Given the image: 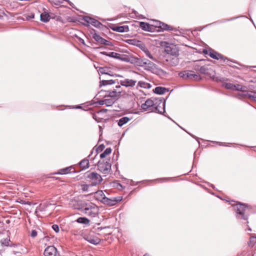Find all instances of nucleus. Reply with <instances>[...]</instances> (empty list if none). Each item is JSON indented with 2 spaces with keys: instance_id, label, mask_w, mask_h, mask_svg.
<instances>
[{
  "instance_id": "1",
  "label": "nucleus",
  "mask_w": 256,
  "mask_h": 256,
  "mask_svg": "<svg viewBox=\"0 0 256 256\" xmlns=\"http://www.w3.org/2000/svg\"><path fill=\"white\" fill-rule=\"evenodd\" d=\"M225 202H228V204H231V203L226 199V196ZM232 205L234 206V210L236 212V218L248 220L250 211V208L248 206L244 204H241L240 202L236 204H232Z\"/></svg>"
},
{
  "instance_id": "2",
  "label": "nucleus",
  "mask_w": 256,
  "mask_h": 256,
  "mask_svg": "<svg viewBox=\"0 0 256 256\" xmlns=\"http://www.w3.org/2000/svg\"><path fill=\"white\" fill-rule=\"evenodd\" d=\"M85 206V208H84L82 211L85 214L92 218H94L98 215V208L95 204L88 202V204H86Z\"/></svg>"
},
{
  "instance_id": "3",
  "label": "nucleus",
  "mask_w": 256,
  "mask_h": 256,
  "mask_svg": "<svg viewBox=\"0 0 256 256\" xmlns=\"http://www.w3.org/2000/svg\"><path fill=\"white\" fill-rule=\"evenodd\" d=\"M110 160H100L97 162L98 170L104 174H108L111 170Z\"/></svg>"
},
{
  "instance_id": "4",
  "label": "nucleus",
  "mask_w": 256,
  "mask_h": 256,
  "mask_svg": "<svg viewBox=\"0 0 256 256\" xmlns=\"http://www.w3.org/2000/svg\"><path fill=\"white\" fill-rule=\"evenodd\" d=\"M122 93V90H116L114 89L112 90H101L99 92L100 96H102L104 98H113L114 100H116V98L118 97Z\"/></svg>"
},
{
  "instance_id": "5",
  "label": "nucleus",
  "mask_w": 256,
  "mask_h": 256,
  "mask_svg": "<svg viewBox=\"0 0 256 256\" xmlns=\"http://www.w3.org/2000/svg\"><path fill=\"white\" fill-rule=\"evenodd\" d=\"M86 177L88 180L92 182V186H96L100 184L102 180L101 176L96 172H91L88 174Z\"/></svg>"
},
{
  "instance_id": "6",
  "label": "nucleus",
  "mask_w": 256,
  "mask_h": 256,
  "mask_svg": "<svg viewBox=\"0 0 256 256\" xmlns=\"http://www.w3.org/2000/svg\"><path fill=\"white\" fill-rule=\"evenodd\" d=\"M166 102L162 98H157L155 102L154 110L162 114L165 112Z\"/></svg>"
},
{
  "instance_id": "7",
  "label": "nucleus",
  "mask_w": 256,
  "mask_h": 256,
  "mask_svg": "<svg viewBox=\"0 0 256 256\" xmlns=\"http://www.w3.org/2000/svg\"><path fill=\"white\" fill-rule=\"evenodd\" d=\"M238 96L243 98H248L250 100L256 102V90H246V92H242V93L239 94Z\"/></svg>"
},
{
  "instance_id": "8",
  "label": "nucleus",
  "mask_w": 256,
  "mask_h": 256,
  "mask_svg": "<svg viewBox=\"0 0 256 256\" xmlns=\"http://www.w3.org/2000/svg\"><path fill=\"white\" fill-rule=\"evenodd\" d=\"M164 50L168 54L172 56L176 57L179 55V50L178 47L174 44H170L166 46Z\"/></svg>"
},
{
  "instance_id": "9",
  "label": "nucleus",
  "mask_w": 256,
  "mask_h": 256,
  "mask_svg": "<svg viewBox=\"0 0 256 256\" xmlns=\"http://www.w3.org/2000/svg\"><path fill=\"white\" fill-rule=\"evenodd\" d=\"M156 99V98L147 100L144 104H142L141 106L142 109L145 110H154Z\"/></svg>"
},
{
  "instance_id": "10",
  "label": "nucleus",
  "mask_w": 256,
  "mask_h": 256,
  "mask_svg": "<svg viewBox=\"0 0 256 256\" xmlns=\"http://www.w3.org/2000/svg\"><path fill=\"white\" fill-rule=\"evenodd\" d=\"M122 199V197L119 196L117 197H112L108 198L106 197L104 198L103 204H107L109 206H112L116 204L118 202H120Z\"/></svg>"
},
{
  "instance_id": "11",
  "label": "nucleus",
  "mask_w": 256,
  "mask_h": 256,
  "mask_svg": "<svg viewBox=\"0 0 256 256\" xmlns=\"http://www.w3.org/2000/svg\"><path fill=\"white\" fill-rule=\"evenodd\" d=\"M44 254V256H60L57 249L52 246H48L45 249Z\"/></svg>"
},
{
  "instance_id": "12",
  "label": "nucleus",
  "mask_w": 256,
  "mask_h": 256,
  "mask_svg": "<svg viewBox=\"0 0 256 256\" xmlns=\"http://www.w3.org/2000/svg\"><path fill=\"white\" fill-rule=\"evenodd\" d=\"M83 20L87 24H90L92 25L97 28H100V26H102V23L100 22L99 21L88 16H84L83 18Z\"/></svg>"
},
{
  "instance_id": "13",
  "label": "nucleus",
  "mask_w": 256,
  "mask_h": 256,
  "mask_svg": "<svg viewBox=\"0 0 256 256\" xmlns=\"http://www.w3.org/2000/svg\"><path fill=\"white\" fill-rule=\"evenodd\" d=\"M180 76L184 78H188L191 80H197L199 76L192 71H184L181 72Z\"/></svg>"
},
{
  "instance_id": "14",
  "label": "nucleus",
  "mask_w": 256,
  "mask_h": 256,
  "mask_svg": "<svg viewBox=\"0 0 256 256\" xmlns=\"http://www.w3.org/2000/svg\"><path fill=\"white\" fill-rule=\"evenodd\" d=\"M72 202L74 208L79 210L82 212L86 206L85 205L87 204L88 202L84 200H75Z\"/></svg>"
},
{
  "instance_id": "15",
  "label": "nucleus",
  "mask_w": 256,
  "mask_h": 256,
  "mask_svg": "<svg viewBox=\"0 0 256 256\" xmlns=\"http://www.w3.org/2000/svg\"><path fill=\"white\" fill-rule=\"evenodd\" d=\"M98 72L100 74H107L110 76H119L118 74H113L110 68L108 67H100L98 70Z\"/></svg>"
},
{
  "instance_id": "16",
  "label": "nucleus",
  "mask_w": 256,
  "mask_h": 256,
  "mask_svg": "<svg viewBox=\"0 0 256 256\" xmlns=\"http://www.w3.org/2000/svg\"><path fill=\"white\" fill-rule=\"evenodd\" d=\"M156 27L158 28L161 29L162 31L168 30L171 31L173 30L172 26L160 22H157L156 24Z\"/></svg>"
},
{
  "instance_id": "17",
  "label": "nucleus",
  "mask_w": 256,
  "mask_h": 256,
  "mask_svg": "<svg viewBox=\"0 0 256 256\" xmlns=\"http://www.w3.org/2000/svg\"><path fill=\"white\" fill-rule=\"evenodd\" d=\"M100 88L102 87V86H106L108 85H111L113 84H115L116 83H118V80H101V77H100Z\"/></svg>"
},
{
  "instance_id": "18",
  "label": "nucleus",
  "mask_w": 256,
  "mask_h": 256,
  "mask_svg": "<svg viewBox=\"0 0 256 256\" xmlns=\"http://www.w3.org/2000/svg\"><path fill=\"white\" fill-rule=\"evenodd\" d=\"M134 56L131 54H120L118 60L132 64Z\"/></svg>"
},
{
  "instance_id": "19",
  "label": "nucleus",
  "mask_w": 256,
  "mask_h": 256,
  "mask_svg": "<svg viewBox=\"0 0 256 256\" xmlns=\"http://www.w3.org/2000/svg\"><path fill=\"white\" fill-rule=\"evenodd\" d=\"M209 56L215 60L223 59L224 56L212 48H209Z\"/></svg>"
},
{
  "instance_id": "20",
  "label": "nucleus",
  "mask_w": 256,
  "mask_h": 256,
  "mask_svg": "<svg viewBox=\"0 0 256 256\" xmlns=\"http://www.w3.org/2000/svg\"><path fill=\"white\" fill-rule=\"evenodd\" d=\"M145 58H138L134 56L132 64H134V65L141 67H145Z\"/></svg>"
},
{
  "instance_id": "21",
  "label": "nucleus",
  "mask_w": 256,
  "mask_h": 256,
  "mask_svg": "<svg viewBox=\"0 0 256 256\" xmlns=\"http://www.w3.org/2000/svg\"><path fill=\"white\" fill-rule=\"evenodd\" d=\"M136 80H130V79H125L124 80L120 81V84L122 86H124L126 87L128 86H134L136 85Z\"/></svg>"
},
{
  "instance_id": "22",
  "label": "nucleus",
  "mask_w": 256,
  "mask_h": 256,
  "mask_svg": "<svg viewBox=\"0 0 256 256\" xmlns=\"http://www.w3.org/2000/svg\"><path fill=\"white\" fill-rule=\"evenodd\" d=\"M111 28L114 31L119 32H127L129 31V28L128 26H114L112 27Z\"/></svg>"
},
{
  "instance_id": "23",
  "label": "nucleus",
  "mask_w": 256,
  "mask_h": 256,
  "mask_svg": "<svg viewBox=\"0 0 256 256\" xmlns=\"http://www.w3.org/2000/svg\"><path fill=\"white\" fill-rule=\"evenodd\" d=\"M94 197L96 200L101 202H104V198H106V196L102 190H98L94 194Z\"/></svg>"
},
{
  "instance_id": "24",
  "label": "nucleus",
  "mask_w": 256,
  "mask_h": 256,
  "mask_svg": "<svg viewBox=\"0 0 256 256\" xmlns=\"http://www.w3.org/2000/svg\"><path fill=\"white\" fill-rule=\"evenodd\" d=\"M140 26L143 30L148 32L152 31V26L145 22H140Z\"/></svg>"
},
{
  "instance_id": "25",
  "label": "nucleus",
  "mask_w": 256,
  "mask_h": 256,
  "mask_svg": "<svg viewBox=\"0 0 256 256\" xmlns=\"http://www.w3.org/2000/svg\"><path fill=\"white\" fill-rule=\"evenodd\" d=\"M100 54L102 55H106L109 57L113 58L116 59L118 60V58L120 56V54L114 52H100Z\"/></svg>"
},
{
  "instance_id": "26",
  "label": "nucleus",
  "mask_w": 256,
  "mask_h": 256,
  "mask_svg": "<svg viewBox=\"0 0 256 256\" xmlns=\"http://www.w3.org/2000/svg\"><path fill=\"white\" fill-rule=\"evenodd\" d=\"M74 168L72 166H69L65 168L61 169L58 172V174H64L74 172Z\"/></svg>"
},
{
  "instance_id": "27",
  "label": "nucleus",
  "mask_w": 256,
  "mask_h": 256,
  "mask_svg": "<svg viewBox=\"0 0 256 256\" xmlns=\"http://www.w3.org/2000/svg\"><path fill=\"white\" fill-rule=\"evenodd\" d=\"M89 160L87 158L82 160L80 163L79 166L82 170H86L89 167Z\"/></svg>"
},
{
  "instance_id": "28",
  "label": "nucleus",
  "mask_w": 256,
  "mask_h": 256,
  "mask_svg": "<svg viewBox=\"0 0 256 256\" xmlns=\"http://www.w3.org/2000/svg\"><path fill=\"white\" fill-rule=\"evenodd\" d=\"M74 222L88 226L90 224V220L86 218L80 217Z\"/></svg>"
},
{
  "instance_id": "29",
  "label": "nucleus",
  "mask_w": 256,
  "mask_h": 256,
  "mask_svg": "<svg viewBox=\"0 0 256 256\" xmlns=\"http://www.w3.org/2000/svg\"><path fill=\"white\" fill-rule=\"evenodd\" d=\"M40 19L42 22H46L50 20V16L48 13L44 12L40 14Z\"/></svg>"
},
{
  "instance_id": "30",
  "label": "nucleus",
  "mask_w": 256,
  "mask_h": 256,
  "mask_svg": "<svg viewBox=\"0 0 256 256\" xmlns=\"http://www.w3.org/2000/svg\"><path fill=\"white\" fill-rule=\"evenodd\" d=\"M130 120L131 118H128V116H124L119 120L118 124V126H122L124 124L128 122Z\"/></svg>"
},
{
  "instance_id": "31",
  "label": "nucleus",
  "mask_w": 256,
  "mask_h": 256,
  "mask_svg": "<svg viewBox=\"0 0 256 256\" xmlns=\"http://www.w3.org/2000/svg\"><path fill=\"white\" fill-rule=\"evenodd\" d=\"M85 239L88 242H89L94 244V245H96L98 244L100 242V240L98 238H94L91 236H87L85 238Z\"/></svg>"
},
{
  "instance_id": "32",
  "label": "nucleus",
  "mask_w": 256,
  "mask_h": 256,
  "mask_svg": "<svg viewBox=\"0 0 256 256\" xmlns=\"http://www.w3.org/2000/svg\"><path fill=\"white\" fill-rule=\"evenodd\" d=\"M156 65L152 62L146 59L145 61V67L147 68L148 70L154 69L156 68Z\"/></svg>"
},
{
  "instance_id": "33",
  "label": "nucleus",
  "mask_w": 256,
  "mask_h": 256,
  "mask_svg": "<svg viewBox=\"0 0 256 256\" xmlns=\"http://www.w3.org/2000/svg\"><path fill=\"white\" fill-rule=\"evenodd\" d=\"M247 87L239 84H235L234 90L240 91L241 92H246Z\"/></svg>"
},
{
  "instance_id": "34",
  "label": "nucleus",
  "mask_w": 256,
  "mask_h": 256,
  "mask_svg": "<svg viewBox=\"0 0 256 256\" xmlns=\"http://www.w3.org/2000/svg\"><path fill=\"white\" fill-rule=\"evenodd\" d=\"M166 88L161 86H157L156 87L154 90V93L158 94H164L166 90Z\"/></svg>"
},
{
  "instance_id": "35",
  "label": "nucleus",
  "mask_w": 256,
  "mask_h": 256,
  "mask_svg": "<svg viewBox=\"0 0 256 256\" xmlns=\"http://www.w3.org/2000/svg\"><path fill=\"white\" fill-rule=\"evenodd\" d=\"M137 86L145 88H150L151 87L150 84L142 81H140L138 82Z\"/></svg>"
},
{
  "instance_id": "36",
  "label": "nucleus",
  "mask_w": 256,
  "mask_h": 256,
  "mask_svg": "<svg viewBox=\"0 0 256 256\" xmlns=\"http://www.w3.org/2000/svg\"><path fill=\"white\" fill-rule=\"evenodd\" d=\"M115 102V100L113 98H108L104 99L105 105L106 106H112Z\"/></svg>"
},
{
  "instance_id": "37",
  "label": "nucleus",
  "mask_w": 256,
  "mask_h": 256,
  "mask_svg": "<svg viewBox=\"0 0 256 256\" xmlns=\"http://www.w3.org/2000/svg\"><path fill=\"white\" fill-rule=\"evenodd\" d=\"M112 150L110 148H106L105 150L100 154L101 158H104L107 155L110 154L112 152Z\"/></svg>"
},
{
  "instance_id": "38",
  "label": "nucleus",
  "mask_w": 256,
  "mask_h": 256,
  "mask_svg": "<svg viewBox=\"0 0 256 256\" xmlns=\"http://www.w3.org/2000/svg\"><path fill=\"white\" fill-rule=\"evenodd\" d=\"M146 56L150 58L152 60L156 61V59L153 57V56L152 55L150 51L147 49L145 48L143 50Z\"/></svg>"
},
{
  "instance_id": "39",
  "label": "nucleus",
  "mask_w": 256,
  "mask_h": 256,
  "mask_svg": "<svg viewBox=\"0 0 256 256\" xmlns=\"http://www.w3.org/2000/svg\"><path fill=\"white\" fill-rule=\"evenodd\" d=\"M10 242V238L8 236V238H3L1 240L0 243L2 245L5 246H9V242Z\"/></svg>"
},
{
  "instance_id": "40",
  "label": "nucleus",
  "mask_w": 256,
  "mask_h": 256,
  "mask_svg": "<svg viewBox=\"0 0 256 256\" xmlns=\"http://www.w3.org/2000/svg\"><path fill=\"white\" fill-rule=\"evenodd\" d=\"M235 84L225 82V88L234 90Z\"/></svg>"
},
{
  "instance_id": "41",
  "label": "nucleus",
  "mask_w": 256,
  "mask_h": 256,
  "mask_svg": "<svg viewBox=\"0 0 256 256\" xmlns=\"http://www.w3.org/2000/svg\"><path fill=\"white\" fill-rule=\"evenodd\" d=\"M92 38L96 41L98 43L100 42V40L102 38V37H101L100 35L96 33H94L92 34Z\"/></svg>"
},
{
  "instance_id": "42",
  "label": "nucleus",
  "mask_w": 256,
  "mask_h": 256,
  "mask_svg": "<svg viewBox=\"0 0 256 256\" xmlns=\"http://www.w3.org/2000/svg\"><path fill=\"white\" fill-rule=\"evenodd\" d=\"M99 43L102 44H104L105 46H110L111 44V42L110 41H108L102 38L100 40V41Z\"/></svg>"
},
{
  "instance_id": "43",
  "label": "nucleus",
  "mask_w": 256,
  "mask_h": 256,
  "mask_svg": "<svg viewBox=\"0 0 256 256\" xmlns=\"http://www.w3.org/2000/svg\"><path fill=\"white\" fill-rule=\"evenodd\" d=\"M104 144H100L96 148V152L102 151L104 148Z\"/></svg>"
},
{
  "instance_id": "44",
  "label": "nucleus",
  "mask_w": 256,
  "mask_h": 256,
  "mask_svg": "<svg viewBox=\"0 0 256 256\" xmlns=\"http://www.w3.org/2000/svg\"><path fill=\"white\" fill-rule=\"evenodd\" d=\"M52 228L56 232H58L60 230L59 226L58 224H53Z\"/></svg>"
},
{
  "instance_id": "45",
  "label": "nucleus",
  "mask_w": 256,
  "mask_h": 256,
  "mask_svg": "<svg viewBox=\"0 0 256 256\" xmlns=\"http://www.w3.org/2000/svg\"><path fill=\"white\" fill-rule=\"evenodd\" d=\"M256 239H252L251 240V237L250 238V243L248 244V245L252 246H253L256 244Z\"/></svg>"
},
{
  "instance_id": "46",
  "label": "nucleus",
  "mask_w": 256,
  "mask_h": 256,
  "mask_svg": "<svg viewBox=\"0 0 256 256\" xmlns=\"http://www.w3.org/2000/svg\"><path fill=\"white\" fill-rule=\"evenodd\" d=\"M198 70L202 74H205L206 72V68H205L204 66H202Z\"/></svg>"
},
{
  "instance_id": "47",
  "label": "nucleus",
  "mask_w": 256,
  "mask_h": 256,
  "mask_svg": "<svg viewBox=\"0 0 256 256\" xmlns=\"http://www.w3.org/2000/svg\"><path fill=\"white\" fill-rule=\"evenodd\" d=\"M37 236V232L36 230H32L30 233V236L32 238H35Z\"/></svg>"
},
{
  "instance_id": "48",
  "label": "nucleus",
  "mask_w": 256,
  "mask_h": 256,
  "mask_svg": "<svg viewBox=\"0 0 256 256\" xmlns=\"http://www.w3.org/2000/svg\"><path fill=\"white\" fill-rule=\"evenodd\" d=\"M212 143L214 144H216V145H218L220 146H224V144L222 142H214V141H212L211 142Z\"/></svg>"
},
{
  "instance_id": "49",
  "label": "nucleus",
  "mask_w": 256,
  "mask_h": 256,
  "mask_svg": "<svg viewBox=\"0 0 256 256\" xmlns=\"http://www.w3.org/2000/svg\"><path fill=\"white\" fill-rule=\"evenodd\" d=\"M97 103L98 104L100 105H105L104 99L98 100Z\"/></svg>"
},
{
  "instance_id": "50",
  "label": "nucleus",
  "mask_w": 256,
  "mask_h": 256,
  "mask_svg": "<svg viewBox=\"0 0 256 256\" xmlns=\"http://www.w3.org/2000/svg\"><path fill=\"white\" fill-rule=\"evenodd\" d=\"M82 186V190H84V191H86V190H87L88 187H89V186L88 185V184H83Z\"/></svg>"
},
{
  "instance_id": "51",
  "label": "nucleus",
  "mask_w": 256,
  "mask_h": 256,
  "mask_svg": "<svg viewBox=\"0 0 256 256\" xmlns=\"http://www.w3.org/2000/svg\"><path fill=\"white\" fill-rule=\"evenodd\" d=\"M135 40H126V42L129 44H134V42Z\"/></svg>"
},
{
  "instance_id": "52",
  "label": "nucleus",
  "mask_w": 256,
  "mask_h": 256,
  "mask_svg": "<svg viewBox=\"0 0 256 256\" xmlns=\"http://www.w3.org/2000/svg\"><path fill=\"white\" fill-rule=\"evenodd\" d=\"M203 52L206 54H208L209 55V50H206V49H204L203 50Z\"/></svg>"
},
{
  "instance_id": "53",
  "label": "nucleus",
  "mask_w": 256,
  "mask_h": 256,
  "mask_svg": "<svg viewBox=\"0 0 256 256\" xmlns=\"http://www.w3.org/2000/svg\"><path fill=\"white\" fill-rule=\"evenodd\" d=\"M240 17H246V16H241L233 18H231V20H234V19H236V18H240Z\"/></svg>"
},
{
  "instance_id": "54",
  "label": "nucleus",
  "mask_w": 256,
  "mask_h": 256,
  "mask_svg": "<svg viewBox=\"0 0 256 256\" xmlns=\"http://www.w3.org/2000/svg\"><path fill=\"white\" fill-rule=\"evenodd\" d=\"M120 87L121 86L120 85H117V86H116V88L118 89V90H119V89L120 88Z\"/></svg>"
},
{
  "instance_id": "55",
  "label": "nucleus",
  "mask_w": 256,
  "mask_h": 256,
  "mask_svg": "<svg viewBox=\"0 0 256 256\" xmlns=\"http://www.w3.org/2000/svg\"><path fill=\"white\" fill-rule=\"evenodd\" d=\"M96 156H94V158L90 159V161L92 162V160H94L96 158Z\"/></svg>"
},
{
  "instance_id": "56",
  "label": "nucleus",
  "mask_w": 256,
  "mask_h": 256,
  "mask_svg": "<svg viewBox=\"0 0 256 256\" xmlns=\"http://www.w3.org/2000/svg\"><path fill=\"white\" fill-rule=\"evenodd\" d=\"M250 20L252 22V24H254V21L252 18H250Z\"/></svg>"
},
{
  "instance_id": "57",
  "label": "nucleus",
  "mask_w": 256,
  "mask_h": 256,
  "mask_svg": "<svg viewBox=\"0 0 256 256\" xmlns=\"http://www.w3.org/2000/svg\"><path fill=\"white\" fill-rule=\"evenodd\" d=\"M92 154V152H91L90 154H89V156H88V158H90V156H91V155Z\"/></svg>"
},
{
  "instance_id": "58",
  "label": "nucleus",
  "mask_w": 256,
  "mask_h": 256,
  "mask_svg": "<svg viewBox=\"0 0 256 256\" xmlns=\"http://www.w3.org/2000/svg\"><path fill=\"white\" fill-rule=\"evenodd\" d=\"M248 230H250V231H251L252 229L250 228H248Z\"/></svg>"
},
{
  "instance_id": "59",
  "label": "nucleus",
  "mask_w": 256,
  "mask_h": 256,
  "mask_svg": "<svg viewBox=\"0 0 256 256\" xmlns=\"http://www.w3.org/2000/svg\"><path fill=\"white\" fill-rule=\"evenodd\" d=\"M224 60H225V64H226V57H225V58H224Z\"/></svg>"
},
{
  "instance_id": "60",
  "label": "nucleus",
  "mask_w": 256,
  "mask_h": 256,
  "mask_svg": "<svg viewBox=\"0 0 256 256\" xmlns=\"http://www.w3.org/2000/svg\"><path fill=\"white\" fill-rule=\"evenodd\" d=\"M95 116H93V118L96 120V118Z\"/></svg>"
},
{
  "instance_id": "61",
  "label": "nucleus",
  "mask_w": 256,
  "mask_h": 256,
  "mask_svg": "<svg viewBox=\"0 0 256 256\" xmlns=\"http://www.w3.org/2000/svg\"><path fill=\"white\" fill-rule=\"evenodd\" d=\"M178 58L176 60V63H178Z\"/></svg>"
},
{
  "instance_id": "62",
  "label": "nucleus",
  "mask_w": 256,
  "mask_h": 256,
  "mask_svg": "<svg viewBox=\"0 0 256 256\" xmlns=\"http://www.w3.org/2000/svg\"><path fill=\"white\" fill-rule=\"evenodd\" d=\"M10 222V221H9V220H8L6 221V222H8H8Z\"/></svg>"
},
{
  "instance_id": "63",
  "label": "nucleus",
  "mask_w": 256,
  "mask_h": 256,
  "mask_svg": "<svg viewBox=\"0 0 256 256\" xmlns=\"http://www.w3.org/2000/svg\"><path fill=\"white\" fill-rule=\"evenodd\" d=\"M163 180H168V178H164Z\"/></svg>"
},
{
  "instance_id": "64",
  "label": "nucleus",
  "mask_w": 256,
  "mask_h": 256,
  "mask_svg": "<svg viewBox=\"0 0 256 256\" xmlns=\"http://www.w3.org/2000/svg\"><path fill=\"white\" fill-rule=\"evenodd\" d=\"M144 256H147L146 254H144Z\"/></svg>"
}]
</instances>
